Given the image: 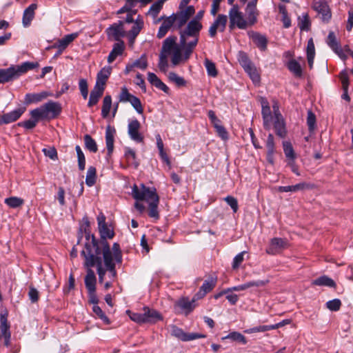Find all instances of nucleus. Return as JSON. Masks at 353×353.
I'll use <instances>...</instances> for the list:
<instances>
[{
    "label": "nucleus",
    "mask_w": 353,
    "mask_h": 353,
    "mask_svg": "<svg viewBox=\"0 0 353 353\" xmlns=\"http://www.w3.org/2000/svg\"><path fill=\"white\" fill-rule=\"evenodd\" d=\"M248 34L261 51L267 50L268 41L265 35L254 31H249Z\"/></svg>",
    "instance_id": "obj_16"
},
{
    "label": "nucleus",
    "mask_w": 353,
    "mask_h": 353,
    "mask_svg": "<svg viewBox=\"0 0 353 353\" xmlns=\"http://www.w3.org/2000/svg\"><path fill=\"white\" fill-rule=\"evenodd\" d=\"M204 65L207 70L208 76L212 77H216L217 76L218 72L214 62L208 59H205L204 61Z\"/></svg>",
    "instance_id": "obj_50"
},
{
    "label": "nucleus",
    "mask_w": 353,
    "mask_h": 353,
    "mask_svg": "<svg viewBox=\"0 0 353 353\" xmlns=\"http://www.w3.org/2000/svg\"><path fill=\"white\" fill-rule=\"evenodd\" d=\"M100 246V255L103 256V261L104 263V267L103 269L105 271V275L107 272H109L114 276L115 274V266L116 261L114 259L113 254L111 251L110 245L108 241H103V245Z\"/></svg>",
    "instance_id": "obj_6"
},
{
    "label": "nucleus",
    "mask_w": 353,
    "mask_h": 353,
    "mask_svg": "<svg viewBox=\"0 0 353 353\" xmlns=\"http://www.w3.org/2000/svg\"><path fill=\"white\" fill-rule=\"evenodd\" d=\"M132 197L137 200L134 207L140 212H144L145 207L143 203H139L141 201H145L148 203V215L151 218L157 220L159 218L158 211V205L159 203V197L157 194L155 188H149L143 184L141 185V189L134 185L132 190Z\"/></svg>",
    "instance_id": "obj_2"
},
{
    "label": "nucleus",
    "mask_w": 353,
    "mask_h": 353,
    "mask_svg": "<svg viewBox=\"0 0 353 353\" xmlns=\"http://www.w3.org/2000/svg\"><path fill=\"white\" fill-rule=\"evenodd\" d=\"M111 251L113 254L115 261L117 263H121L122 262V253L119 244L118 243H113Z\"/></svg>",
    "instance_id": "obj_57"
},
{
    "label": "nucleus",
    "mask_w": 353,
    "mask_h": 353,
    "mask_svg": "<svg viewBox=\"0 0 353 353\" xmlns=\"http://www.w3.org/2000/svg\"><path fill=\"white\" fill-rule=\"evenodd\" d=\"M283 151L287 158L294 160L295 159V154L292 144L290 142L285 141L283 143Z\"/></svg>",
    "instance_id": "obj_58"
},
{
    "label": "nucleus",
    "mask_w": 353,
    "mask_h": 353,
    "mask_svg": "<svg viewBox=\"0 0 353 353\" xmlns=\"http://www.w3.org/2000/svg\"><path fill=\"white\" fill-rule=\"evenodd\" d=\"M116 133L115 128L110 125L106 127L105 144L108 150V156L110 157L114 150V137Z\"/></svg>",
    "instance_id": "obj_28"
},
{
    "label": "nucleus",
    "mask_w": 353,
    "mask_h": 353,
    "mask_svg": "<svg viewBox=\"0 0 353 353\" xmlns=\"http://www.w3.org/2000/svg\"><path fill=\"white\" fill-rule=\"evenodd\" d=\"M267 282H268V281H261V280L252 281H248L247 283H245L242 285L230 288L229 290H230V292L245 290H247L250 288H252V287L264 286L267 283Z\"/></svg>",
    "instance_id": "obj_34"
},
{
    "label": "nucleus",
    "mask_w": 353,
    "mask_h": 353,
    "mask_svg": "<svg viewBox=\"0 0 353 353\" xmlns=\"http://www.w3.org/2000/svg\"><path fill=\"white\" fill-rule=\"evenodd\" d=\"M176 37L170 36L167 37L163 42L161 53H165L169 55L172 50L177 47L179 45L176 43Z\"/></svg>",
    "instance_id": "obj_30"
},
{
    "label": "nucleus",
    "mask_w": 353,
    "mask_h": 353,
    "mask_svg": "<svg viewBox=\"0 0 353 353\" xmlns=\"http://www.w3.org/2000/svg\"><path fill=\"white\" fill-rule=\"evenodd\" d=\"M312 7L314 10L321 14V19L324 22L330 21L332 14L325 0H314Z\"/></svg>",
    "instance_id": "obj_12"
},
{
    "label": "nucleus",
    "mask_w": 353,
    "mask_h": 353,
    "mask_svg": "<svg viewBox=\"0 0 353 353\" xmlns=\"http://www.w3.org/2000/svg\"><path fill=\"white\" fill-rule=\"evenodd\" d=\"M175 21V17L174 15H170L164 19L163 23L159 28L157 37L159 39H161L165 36L168 30L174 25Z\"/></svg>",
    "instance_id": "obj_27"
},
{
    "label": "nucleus",
    "mask_w": 353,
    "mask_h": 353,
    "mask_svg": "<svg viewBox=\"0 0 353 353\" xmlns=\"http://www.w3.org/2000/svg\"><path fill=\"white\" fill-rule=\"evenodd\" d=\"M273 108L274 110V128L275 132L279 137L284 138L287 134L285 121L279 110H276L275 105L273 106Z\"/></svg>",
    "instance_id": "obj_14"
},
{
    "label": "nucleus",
    "mask_w": 353,
    "mask_h": 353,
    "mask_svg": "<svg viewBox=\"0 0 353 353\" xmlns=\"http://www.w3.org/2000/svg\"><path fill=\"white\" fill-rule=\"evenodd\" d=\"M37 8V5L36 3H32L24 10L22 18L23 27L28 28L30 26L32 21L34 18Z\"/></svg>",
    "instance_id": "obj_25"
},
{
    "label": "nucleus",
    "mask_w": 353,
    "mask_h": 353,
    "mask_svg": "<svg viewBox=\"0 0 353 353\" xmlns=\"http://www.w3.org/2000/svg\"><path fill=\"white\" fill-rule=\"evenodd\" d=\"M279 11L282 15L281 21L284 28H289L291 26V19L288 16L286 6L283 4L279 5Z\"/></svg>",
    "instance_id": "obj_40"
},
{
    "label": "nucleus",
    "mask_w": 353,
    "mask_h": 353,
    "mask_svg": "<svg viewBox=\"0 0 353 353\" xmlns=\"http://www.w3.org/2000/svg\"><path fill=\"white\" fill-rule=\"evenodd\" d=\"M23 200L19 197L11 196L5 199V203L10 208H17L23 204Z\"/></svg>",
    "instance_id": "obj_52"
},
{
    "label": "nucleus",
    "mask_w": 353,
    "mask_h": 353,
    "mask_svg": "<svg viewBox=\"0 0 353 353\" xmlns=\"http://www.w3.org/2000/svg\"><path fill=\"white\" fill-rule=\"evenodd\" d=\"M172 55L171 57V62L173 65H177L179 64V63L184 60V48H182L181 46H178L177 47H175V48L172 50Z\"/></svg>",
    "instance_id": "obj_37"
},
{
    "label": "nucleus",
    "mask_w": 353,
    "mask_h": 353,
    "mask_svg": "<svg viewBox=\"0 0 353 353\" xmlns=\"http://www.w3.org/2000/svg\"><path fill=\"white\" fill-rule=\"evenodd\" d=\"M36 113H38L37 110H35V109L32 110L30 112L31 119L24 121L19 122L17 123V125L19 126L23 127L24 128H26L27 130L33 129L34 128L36 127L37 123L40 120H43L41 119V117L39 115H38V114H36Z\"/></svg>",
    "instance_id": "obj_24"
},
{
    "label": "nucleus",
    "mask_w": 353,
    "mask_h": 353,
    "mask_svg": "<svg viewBox=\"0 0 353 353\" xmlns=\"http://www.w3.org/2000/svg\"><path fill=\"white\" fill-rule=\"evenodd\" d=\"M87 268L86 275L85 276V285L88 290H96V276L94 272L92 270V267H85Z\"/></svg>",
    "instance_id": "obj_32"
},
{
    "label": "nucleus",
    "mask_w": 353,
    "mask_h": 353,
    "mask_svg": "<svg viewBox=\"0 0 353 353\" xmlns=\"http://www.w3.org/2000/svg\"><path fill=\"white\" fill-rule=\"evenodd\" d=\"M238 61L243 69H245L253 64L249 59L248 54L243 51L239 52Z\"/></svg>",
    "instance_id": "obj_51"
},
{
    "label": "nucleus",
    "mask_w": 353,
    "mask_h": 353,
    "mask_svg": "<svg viewBox=\"0 0 353 353\" xmlns=\"http://www.w3.org/2000/svg\"><path fill=\"white\" fill-rule=\"evenodd\" d=\"M245 72L249 75L254 83H259L261 81V77L257 72L256 67L254 64L250 65L247 68L244 69Z\"/></svg>",
    "instance_id": "obj_45"
},
{
    "label": "nucleus",
    "mask_w": 353,
    "mask_h": 353,
    "mask_svg": "<svg viewBox=\"0 0 353 353\" xmlns=\"http://www.w3.org/2000/svg\"><path fill=\"white\" fill-rule=\"evenodd\" d=\"M288 68L296 77H301L302 76V68L301 65L294 59H292L288 63Z\"/></svg>",
    "instance_id": "obj_44"
},
{
    "label": "nucleus",
    "mask_w": 353,
    "mask_h": 353,
    "mask_svg": "<svg viewBox=\"0 0 353 353\" xmlns=\"http://www.w3.org/2000/svg\"><path fill=\"white\" fill-rule=\"evenodd\" d=\"M125 50V44L123 41H119L113 45L112 50L108 57V62L112 63L118 56H121Z\"/></svg>",
    "instance_id": "obj_29"
},
{
    "label": "nucleus",
    "mask_w": 353,
    "mask_h": 353,
    "mask_svg": "<svg viewBox=\"0 0 353 353\" xmlns=\"http://www.w3.org/2000/svg\"><path fill=\"white\" fill-rule=\"evenodd\" d=\"M203 26L196 19L188 22L186 28L180 30V45L184 48V59L188 60L199 41L200 31Z\"/></svg>",
    "instance_id": "obj_3"
},
{
    "label": "nucleus",
    "mask_w": 353,
    "mask_h": 353,
    "mask_svg": "<svg viewBox=\"0 0 353 353\" xmlns=\"http://www.w3.org/2000/svg\"><path fill=\"white\" fill-rule=\"evenodd\" d=\"M217 281L216 276H210L208 279L205 280L203 285L201 286L199 292L195 295L196 299L203 297L208 292H210L216 285Z\"/></svg>",
    "instance_id": "obj_22"
},
{
    "label": "nucleus",
    "mask_w": 353,
    "mask_h": 353,
    "mask_svg": "<svg viewBox=\"0 0 353 353\" xmlns=\"http://www.w3.org/2000/svg\"><path fill=\"white\" fill-rule=\"evenodd\" d=\"M125 157L127 159L128 164L133 165L135 168H137L139 165V163L137 160V155L132 149L126 148L125 149Z\"/></svg>",
    "instance_id": "obj_39"
},
{
    "label": "nucleus",
    "mask_w": 353,
    "mask_h": 353,
    "mask_svg": "<svg viewBox=\"0 0 353 353\" xmlns=\"http://www.w3.org/2000/svg\"><path fill=\"white\" fill-rule=\"evenodd\" d=\"M112 107V97L110 95H105L103 100L101 109V116L103 118H107L110 114Z\"/></svg>",
    "instance_id": "obj_42"
},
{
    "label": "nucleus",
    "mask_w": 353,
    "mask_h": 353,
    "mask_svg": "<svg viewBox=\"0 0 353 353\" xmlns=\"http://www.w3.org/2000/svg\"><path fill=\"white\" fill-rule=\"evenodd\" d=\"M196 299L195 296L192 300L187 297H183L178 301L177 305L183 310L185 315H188L195 308V301Z\"/></svg>",
    "instance_id": "obj_23"
},
{
    "label": "nucleus",
    "mask_w": 353,
    "mask_h": 353,
    "mask_svg": "<svg viewBox=\"0 0 353 353\" xmlns=\"http://www.w3.org/2000/svg\"><path fill=\"white\" fill-rule=\"evenodd\" d=\"M261 114L263 120V125L265 128H270V124L272 121V116L270 110V107L269 103L267 99L262 98L261 99Z\"/></svg>",
    "instance_id": "obj_19"
},
{
    "label": "nucleus",
    "mask_w": 353,
    "mask_h": 353,
    "mask_svg": "<svg viewBox=\"0 0 353 353\" xmlns=\"http://www.w3.org/2000/svg\"><path fill=\"white\" fill-rule=\"evenodd\" d=\"M168 79L170 81L174 83L177 86H184L186 84L185 79L179 77L175 72H171L168 74Z\"/></svg>",
    "instance_id": "obj_55"
},
{
    "label": "nucleus",
    "mask_w": 353,
    "mask_h": 353,
    "mask_svg": "<svg viewBox=\"0 0 353 353\" xmlns=\"http://www.w3.org/2000/svg\"><path fill=\"white\" fill-rule=\"evenodd\" d=\"M298 26L302 31L310 30L311 23L307 13H303L301 17H299Z\"/></svg>",
    "instance_id": "obj_41"
},
{
    "label": "nucleus",
    "mask_w": 353,
    "mask_h": 353,
    "mask_svg": "<svg viewBox=\"0 0 353 353\" xmlns=\"http://www.w3.org/2000/svg\"><path fill=\"white\" fill-rule=\"evenodd\" d=\"M75 150L78 158V167L80 170H83L85 167V158L79 145H76Z\"/></svg>",
    "instance_id": "obj_54"
},
{
    "label": "nucleus",
    "mask_w": 353,
    "mask_h": 353,
    "mask_svg": "<svg viewBox=\"0 0 353 353\" xmlns=\"http://www.w3.org/2000/svg\"><path fill=\"white\" fill-rule=\"evenodd\" d=\"M26 111V108L21 107L14 110L10 112L3 114L1 117V122L4 124H8L17 121Z\"/></svg>",
    "instance_id": "obj_21"
},
{
    "label": "nucleus",
    "mask_w": 353,
    "mask_h": 353,
    "mask_svg": "<svg viewBox=\"0 0 353 353\" xmlns=\"http://www.w3.org/2000/svg\"><path fill=\"white\" fill-rule=\"evenodd\" d=\"M307 124L309 131H314L316 127V116L311 110L307 112Z\"/></svg>",
    "instance_id": "obj_60"
},
{
    "label": "nucleus",
    "mask_w": 353,
    "mask_h": 353,
    "mask_svg": "<svg viewBox=\"0 0 353 353\" xmlns=\"http://www.w3.org/2000/svg\"><path fill=\"white\" fill-rule=\"evenodd\" d=\"M143 24L144 23L142 18L140 17V15H139L138 18L134 21L132 29L128 32V36L131 42H133L136 37L138 36L143 28Z\"/></svg>",
    "instance_id": "obj_33"
},
{
    "label": "nucleus",
    "mask_w": 353,
    "mask_h": 353,
    "mask_svg": "<svg viewBox=\"0 0 353 353\" xmlns=\"http://www.w3.org/2000/svg\"><path fill=\"white\" fill-rule=\"evenodd\" d=\"M227 21L228 18L226 15L219 14L209 28V35L211 37H214L217 31L223 32L225 29Z\"/></svg>",
    "instance_id": "obj_15"
},
{
    "label": "nucleus",
    "mask_w": 353,
    "mask_h": 353,
    "mask_svg": "<svg viewBox=\"0 0 353 353\" xmlns=\"http://www.w3.org/2000/svg\"><path fill=\"white\" fill-rule=\"evenodd\" d=\"M97 176L96 168L93 166H90L88 169L87 175L85 178V183L89 187H92L95 184Z\"/></svg>",
    "instance_id": "obj_46"
},
{
    "label": "nucleus",
    "mask_w": 353,
    "mask_h": 353,
    "mask_svg": "<svg viewBox=\"0 0 353 353\" xmlns=\"http://www.w3.org/2000/svg\"><path fill=\"white\" fill-rule=\"evenodd\" d=\"M176 13H173L175 17V21H176L178 28H182L189 20V19L194 14L195 9L193 6H189Z\"/></svg>",
    "instance_id": "obj_10"
},
{
    "label": "nucleus",
    "mask_w": 353,
    "mask_h": 353,
    "mask_svg": "<svg viewBox=\"0 0 353 353\" xmlns=\"http://www.w3.org/2000/svg\"><path fill=\"white\" fill-rule=\"evenodd\" d=\"M132 66L139 68L141 70H145L148 67V61L145 54H142L139 59L136 60L133 63Z\"/></svg>",
    "instance_id": "obj_63"
},
{
    "label": "nucleus",
    "mask_w": 353,
    "mask_h": 353,
    "mask_svg": "<svg viewBox=\"0 0 353 353\" xmlns=\"http://www.w3.org/2000/svg\"><path fill=\"white\" fill-rule=\"evenodd\" d=\"M229 28L232 30L236 26L239 29H246L248 22L243 18V13L239 11L238 6H233L229 11Z\"/></svg>",
    "instance_id": "obj_7"
},
{
    "label": "nucleus",
    "mask_w": 353,
    "mask_h": 353,
    "mask_svg": "<svg viewBox=\"0 0 353 353\" xmlns=\"http://www.w3.org/2000/svg\"><path fill=\"white\" fill-rule=\"evenodd\" d=\"M163 2L161 0H158L154 2L150 8L148 14H151L154 18L157 17L163 8Z\"/></svg>",
    "instance_id": "obj_53"
},
{
    "label": "nucleus",
    "mask_w": 353,
    "mask_h": 353,
    "mask_svg": "<svg viewBox=\"0 0 353 353\" xmlns=\"http://www.w3.org/2000/svg\"><path fill=\"white\" fill-rule=\"evenodd\" d=\"M312 284L317 286H326L330 288L336 287V283L334 281L325 275L321 276L313 280Z\"/></svg>",
    "instance_id": "obj_36"
},
{
    "label": "nucleus",
    "mask_w": 353,
    "mask_h": 353,
    "mask_svg": "<svg viewBox=\"0 0 353 353\" xmlns=\"http://www.w3.org/2000/svg\"><path fill=\"white\" fill-rule=\"evenodd\" d=\"M54 94L48 91H43L39 93H28L25 96V103L28 105L31 103H37L48 97H53Z\"/></svg>",
    "instance_id": "obj_18"
},
{
    "label": "nucleus",
    "mask_w": 353,
    "mask_h": 353,
    "mask_svg": "<svg viewBox=\"0 0 353 353\" xmlns=\"http://www.w3.org/2000/svg\"><path fill=\"white\" fill-rule=\"evenodd\" d=\"M84 142L85 148L92 152H97L98 150L97 145L96 141L89 134L84 136Z\"/></svg>",
    "instance_id": "obj_49"
},
{
    "label": "nucleus",
    "mask_w": 353,
    "mask_h": 353,
    "mask_svg": "<svg viewBox=\"0 0 353 353\" xmlns=\"http://www.w3.org/2000/svg\"><path fill=\"white\" fill-rule=\"evenodd\" d=\"M99 231L101 236V239L99 241L100 245H103V242L107 241V239H112L114 236V231L110 229L107 224L99 227Z\"/></svg>",
    "instance_id": "obj_38"
},
{
    "label": "nucleus",
    "mask_w": 353,
    "mask_h": 353,
    "mask_svg": "<svg viewBox=\"0 0 353 353\" xmlns=\"http://www.w3.org/2000/svg\"><path fill=\"white\" fill-rule=\"evenodd\" d=\"M127 313L129 315L130 319L139 324L145 323V319L144 317V314L138 313V312H132L130 310L127 311Z\"/></svg>",
    "instance_id": "obj_56"
},
{
    "label": "nucleus",
    "mask_w": 353,
    "mask_h": 353,
    "mask_svg": "<svg viewBox=\"0 0 353 353\" xmlns=\"http://www.w3.org/2000/svg\"><path fill=\"white\" fill-rule=\"evenodd\" d=\"M245 13L248 17V22L249 25H254L257 21V16L259 14L256 8L246 6Z\"/></svg>",
    "instance_id": "obj_43"
},
{
    "label": "nucleus",
    "mask_w": 353,
    "mask_h": 353,
    "mask_svg": "<svg viewBox=\"0 0 353 353\" xmlns=\"http://www.w3.org/2000/svg\"><path fill=\"white\" fill-rule=\"evenodd\" d=\"M111 67H105L102 68L100 72L97 74V82L95 85H98L100 87L105 88V85L107 79L111 74Z\"/></svg>",
    "instance_id": "obj_35"
},
{
    "label": "nucleus",
    "mask_w": 353,
    "mask_h": 353,
    "mask_svg": "<svg viewBox=\"0 0 353 353\" xmlns=\"http://www.w3.org/2000/svg\"><path fill=\"white\" fill-rule=\"evenodd\" d=\"M314 188L315 185L313 183L302 182L294 185L280 186L279 187L278 190L281 192H288L303 191L305 190H312L314 189Z\"/></svg>",
    "instance_id": "obj_20"
},
{
    "label": "nucleus",
    "mask_w": 353,
    "mask_h": 353,
    "mask_svg": "<svg viewBox=\"0 0 353 353\" xmlns=\"http://www.w3.org/2000/svg\"><path fill=\"white\" fill-rule=\"evenodd\" d=\"M326 43L327 46L341 58L345 59V56L343 52L339 42L337 41L334 32L330 31L328 34Z\"/></svg>",
    "instance_id": "obj_17"
},
{
    "label": "nucleus",
    "mask_w": 353,
    "mask_h": 353,
    "mask_svg": "<svg viewBox=\"0 0 353 353\" xmlns=\"http://www.w3.org/2000/svg\"><path fill=\"white\" fill-rule=\"evenodd\" d=\"M288 247V241L286 239L275 237L270 240V245L266 249L269 254L275 255L281 253Z\"/></svg>",
    "instance_id": "obj_11"
},
{
    "label": "nucleus",
    "mask_w": 353,
    "mask_h": 353,
    "mask_svg": "<svg viewBox=\"0 0 353 353\" xmlns=\"http://www.w3.org/2000/svg\"><path fill=\"white\" fill-rule=\"evenodd\" d=\"M61 105L59 103L49 101L43 105L35 108L37 114L42 119H52L57 117L61 112Z\"/></svg>",
    "instance_id": "obj_5"
},
{
    "label": "nucleus",
    "mask_w": 353,
    "mask_h": 353,
    "mask_svg": "<svg viewBox=\"0 0 353 353\" xmlns=\"http://www.w3.org/2000/svg\"><path fill=\"white\" fill-rule=\"evenodd\" d=\"M85 219L86 227L84 228L85 248L81 252V255L84 258V267L97 266V274L99 275V282L103 283L105 279V271L103 269L102 258L100 256V244L96 239L94 234L90 233L89 229L90 223L87 218Z\"/></svg>",
    "instance_id": "obj_1"
},
{
    "label": "nucleus",
    "mask_w": 353,
    "mask_h": 353,
    "mask_svg": "<svg viewBox=\"0 0 353 353\" xmlns=\"http://www.w3.org/2000/svg\"><path fill=\"white\" fill-rule=\"evenodd\" d=\"M141 123L137 119H132L129 121L128 125V133L130 139L137 143L143 141V136L139 132Z\"/></svg>",
    "instance_id": "obj_13"
},
{
    "label": "nucleus",
    "mask_w": 353,
    "mask_h": 353,
    "mask_svg": "<svg viewBox=\"0 0 353 353\" xmlns=\"http://www.w3.org/2000/svg\"><path fill=\"white\" fill-rule=\"evenodd\" d=\"M105 32L108 40L117 42L122 41L121 39L126 35L124 30V21H119L117 23L112 24L105 30Z\"/></svg>",
    "instance_id": "obj_8"
},
{
    "label": "nucleus",
    "mask_w": 353,
    "mask_h": 353,
    "mask_svg": "<svg viewBox=\"0 0 353 353\" xmlns=\"http://www.w3.org/2000/svg\"><path fill=\"white\" fill-rule=\"evenodd\" d=\"M39 67L37 62L26 61L21 65H12L6 69H0V84L12 81L28 71Z\"/></svg>",
    "instance_id": "obj_4"
},
{
    "label": "nucleus",
    "mask_w": 353,
    "mask_h": 353,
    "mask_svg": "<svg viewBox=\"0 0 353 353\" xmlns=\"http://www.w3.org/2000/svg\"><path fill=\"white\" fill-rule=\"evenodd\" d=\"M341 306V301L339 299H334L326 303V307L331 311H339Z\"/></svg>",
    "instance_id": "obj_61"
},
{
    "label": "nucleus",
    "mask_w": 353,
    "mask_h": 353,
    "mask_svg": "<svg viewBox=\"0 0 353 353\" xmlns=\"http://www.w3.org/2000/svg\"><path fill=\"white\" fill-rule=\"evenodd\" d=\"M168 56L165 53H160L159 54V68L161 71L165 72L168 67Z\"/></svg>",
    "instance_id": "obj_64"
},
{
    "label": "nucleus",
    "mask_w": 353,
    "mask_h": 353,
    "mask_svg": "<svg viewBox=\"0 0 353 353\" xmlns=\"http://www.w3.org/2000/svg\"><path fill=\"white\" fill-rule=\"evenodd\" d=\"M92 311L105 324L108 325L110 323V319L107 317V316L105 314V313L103 312V310L99 306H98L97 305H94L92 307Z\"/></svg>",
    "instance_id": "obj_59"
},
{
    "label": "nucleus",
    "mask_w": 353,
    "mask_h": 353,
    "mask_svg": "<svg viewBox=\"0 0 353 353\" xmlns=\"http://www.w3.org/2000/svg\"><path fill=\"white\" fill-rule=\"evenodd\" d=\"M129 102L139 114H142L143 112V108L141 102L138 97L133 96L131 97V99Z\"/></svg>",
    "instance_id": "obj_62"
},
{
    "label": "nucleus",
    "mask_w": 353,
    "mask_h": 353,
    "mask_svg": "<svg viewBox=\"0 0 353 353\" xmlns=\"http://www.w3.org/2000/svg\"><path fill=\"white\" fill-rule=\"evenodd\" d=\"M145 323H155L162 320L161 314L156 310L150 309L149 307H143V308Z\"/></svg>",
    "instance_id": "obj_26"
},
{
    "label": "nucleus",
    "mask_w": 353,
    "mask_h": 353,
    "mask_svg": "<svg viewBox=\"0 0 353 353\" xmlns=\"http://www.w3.org/2000/svg\"><path fill=\"white\" fill-rule=\"evenodd\" d=\"M8 313L6 310L1 312L0 314V331L3 339L4 345H10L11 332L10 331V324L8 321Z\"/></svg>",
    "instance_id": "obj_9"
},
{
    "label": "nucleus",
    "mask_w": 353,
    "mask_h": 353,
    "mask_svg": "<svg viewBox=\"0 0 353 353\" xmlns=\"http://www.w3.org/2000/svg\"><path fill=\"white\" fill-rule=\"evenodd\" d=\"M223 339H230L234 341H237L243 345L246 344L248 342L246 338L238 332H232L223 337Z\"/></svg>",
    "instance_id": "obj_47"
},
{
    "label": "nucleus",
    "mask_w": 353,
    "mask_h": 353,
    "mask_svg": "<svg viewBox=\"0 0 353 353\" xmlns=\"http://www.w3.org/2000/svg\"><path fill=\"white\" fill-rule=\"evenodd\" d=\"M104 90L105 88L100 87L98 85H94L90 94V98L88 103V107H92L99 102V99L103 94Z\"/></svg>",
    "instance_id": "obj_31"
},
{
    "label": "nucleus",
    "mask_w": 353,
    "mask_h": 353,
    "mask_svg": "<svg viewBox=\"0 0 353 353\" xmlns=\"http://www.w3.org/2000/svg\"><path fill=\"white\" fill-rule=\"evenodd\" d=\"M78 36L77 33H72L65 35L63 39L59 40L58 47L61 50L65 49Z\"/></svg>",
    "instance_id": "obj_48"
}]
</instances>
